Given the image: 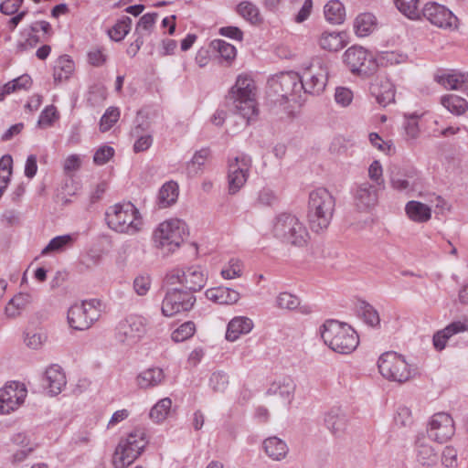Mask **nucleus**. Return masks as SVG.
<instances>
[{
	"mask_svg": "<svg viewBox=\"0 0 468 468\" xmlns=\"http://www.w3.org/2000/svg\"><path fill=\"white\" fill-rule=\"evenodd\" d=\"M272 235L281 242L296 247L307 244L309 233L304 224L295 216L282 213L274 218Z\"/></svg>",
	"mask_w": 468,
	"mask_h": 468,
	"instance_id": "nucleus-5",
	"label": "nucleus"
},
{
	"mask_svg": "<svg viewBox=\"0 0 468 468\" xmlns=\"http://www.w3.org/2000/svg\"><path fill=\"white\" fill-rule=\"evenodd\" d=\"M468 331V324L466 321H453L445 328L439 330L433 335V346L436 350L445 348L447 341L453 335Z\"/></svg>",
	"mask_w": 468,
	"mask_h": 468,
	"instance_id": "nucleus-22",
	"label": "nucleus"
},
{
	"mask_svg": "<svg viewBox=\"0 0 468 468\" xmlns=\"http://www.w3.org/2000/svg\"><path fill=\"white\" fill-rule=\"evenodd\" d=\"M253 328V322L246 316H236L232 318L227 327L226 339L234 342L242 335L249 334Z\"/></svg>",
	"mask_w": 468,
	"mask_h": 468,
	"instance_id": "nucleus-26",
	"label": "nucleus"
},
{
	"mask_svg": "<svg viewBox=\"0 0 468 468\" xmlns=\"http://www.w3.org/2000/svg\"><path fill=\"white\" fill-rule=\"evenodd\" d=\"M196 332V325L193 322L188 321L182 324L172 333V339L176 342H184L190 338Z\"/></svg>",
	"mask_w": 468,
	"mask_h": 468,
	"instance_id": "nucleus-50",
	"label": "nucleus"
},
{
	"mask_svg": "<svg viewBox=\"0 0 468 468\" xmlns=\"http://www.w3.org/2000/svg\"><path fill=\"white\" fill-rule=\"evenodd\" d=\"M172 406L169 398L160 399L150 410L149 416L155 422H161L168 416Z\"/></svg>",
	"mask_w": 468,
	"mask_h": 468,
	"instance_id": "nucleus-43",
	"label": "nucleus"
},
{
	"mask_svg": "<svg viewBox=\"0 0 468 468\" xmlns=\"http://www.w3.org/2000/svg\"><path fill=\"white\" fill-rule=\"evenodd\" d=\"M437 81L449 90H460L468 96V72H457L443 74L436 77Z\"/></svg>",
	"mask_w": 468,
	"mask_h": 468,
	"instance_id": "nucleus-27",
	"label": "nucleus"
},
{
	"mask_svg": "<svg viewBox=\"0 0 468 468\" xmlns=\"http://www.w3.org/2000/svg\"><path fill=\"white\" fill-rule=\"evenodd\" d=\"M330 61L325 57H314L304 64L300 75L304 93L318 95L324 91L328 80Z\"/></svg>",
	"mask_w": 468,
	"mask_h": 468,
	"instance_id": "nucleus-7",
	"label": "nucleus"
},
{
	"mask_svg": "<svg viewBox=\"0 0 468 468\" xmlns=\"http://www.w3.org/2000/svg\"><path fill=\"white\" fill-rule=\"evenodd\" d=\"M454 432V422L451 415L445 412H439L431 417L428 429L430 439L443 443L450 440Z\"/></svg>",
	"mask_w": 468,
	"mask_h": 468,
	"instance_id": "nucleus-17",
	"label": "nucleus"
},
{
	"mask_svg": "<svg viewBox=\"0 0 468 468\" xmlns=\"http://www.w3.org/2000/svg\"><path fill=\"white\" fill-rule=\"evenodd\" d=\"M144 129L142 127V124H138L134 130L133 133L138 136V139L135 141L133 144V151L135 153L144 152L146 151L153 144V138L151 135H140V132Z\"/></svg>",
	"mask_w": 468,
	"mask_h": 468,
	"instance_id": "nucleus-55",
	"label": "nucleus"
},
{
	"mask_svg": "<svg viewBox=\"0 0 468 468\" xmlns=\"http://www.w3.org/2000/svg\"><path fill=\"white\" fill-rule=\"evenodd\" d=\"M196 302L193 293L175 288L169 290L162 303V313L165 316H173L180 312L189 311Z\"/></svg>",
	"mask_w": 468,
	"mask_h": 468,
	"instance_id": "nucleus-14",
	"label": "nucleus"
},
{
	"mask_svg": "<svg viewBox=\"0 0 468 468\" xmlns=\"http://www.w3.org/2000/svg\"><path fill=\"white\" fill-rule=\"evenodd\" d=\"M101 316V302L97 299L72 304L67 314L69 325L74 330H87Z\"/></svg>",
	"mask_w": 468,
	"mask_h": 468,
	"instance_id": "nucleus-9",
	"label": "nucleus"
},
{
	"mask_svg": "<svg viewBox=\"0 0 468 468\" xmlns=\"http://www.w3.org/2000/svg\"><path fill=\"white\" fill-rule=\"evenodd\" d=\"M408 57L406 54L398 51L381 52L376 58L378 68L379 66L386 67L389 65H397L406 62Z\"/></svg>",
	"mask_w": 468,
	"mask_h": 468,
	"instance_id": "nucleus-44",
	"label": "nucleus"
},
{
	"mask_svg": "<svg viewBox=\"0 0 468 468\" xmlns=\"http://www.w3.org/2000/svg\"><path fill=\"white\" fill-rule=\"evenodd\" d=\"M32 296L27 292H20L15 295L6 304L5 314L8 318L18 316L21 312L31 303Z\"/></svg>",
	"mask_w": 468,
	"mask_h": 468,
	"instance_id": "nucleus-35",
	"label": "nucleus"
},
{
	"mask_svg": "<svg viewBox=\"0 0 468 468\" xmlns=\"http://www.w3.org/2000/svg\"><path fill=\"white\" fill-rule=\"evenodd\" d=\"M355 205L359 210H368L378 203V190L376 186L363 182L356 186L354 193Z\"/></svg>",
	"mask_w": 468,
	"mask_h": 468,
	"instance_id": "nucleus-20",
	"label": "nucleus"
},
{
	"mask_svg": "<svg viewBox=\"0 0 468 468\" xmlns=\"http://www.w3.org/2000/svg\"><path fill=\"white\" fill-rule=\"evenodd\" d=\"M346 45L345 32H324L319 38L321 48L328 51H338Z\"/></svg>",
	"mask_w": 468,
	"mask_h": 468,
	"instance_id": "nucleus-34",
	"label": "nucleus"
},
{
	"mask_svg": "<svg viewBox=\"0 0 468 468\" xmlns=\"http://www.w3.org/2000/svg\"><path fill=\"white\" fill-rule=\"evenodd\" d=\"M21 36L24 37V40H19L17 42V52H24L29 50L35 48L40 42V38L37 35L29 33L25 29L21 32Z\"/></svg>",
	"mask_w": 468,
	"mask_h": 468,
	"instance_id": "nucleus-52",
	"label": "nucleus"
},
{
	"mask_svg": "<svg viewBox=\"0 0 468 468\" xmlns=\"http://www.w3.org/2000/svg\"><path fill=\"white\" fill-rule=\"evenodd\" d=\"M164 370L158 367H149L140 372L135 382L139 388L149 389L159 386L165 380Z\"/></svg>",
	"mask_w": 468,
	"mask_h": 468,
	"instance_id": "nucleus-25",
	"label": "nucleus"
},
{
	"mask_svg": "<svg viewBox=\"0 0 468 468\" xmlns=\"http://www.w3.org/2000/svg\"><path fill=\"white\" fill-rule=\"evenodd\" d=\"M251 159L246 154L235 157L229 165V191L236 194L247 182Z\"/></svg>",
	"mask_w": 468,
	"mask_h": 468,
	"instance_id": "nucleus-15",
	"label": "nucleus"
},
{
	"mask_svg": "<svg viewBox=\"0 0 468 468\" xmlns=\"http://www.w3.org/2000/svg\"><path fill=\"white\" fill-rule=\"evenodd\" d=\"M238 13L246 20L250 21V23H257L260 21V12L258 7L248 1L241 2L237 6Z\"/></svg>",
	"mask_w": 468,
	"mask_h": 468,
	"instance_id": "nucleus-48",
	"label": "nucleus"
},
{
	"mask_svg": "<svg viewBox=\"0 0 468 468\" xmlns=\"http://www.w3.org/2000/svg\"><path fill=\"white\" fill-rule=\"evenodd\" d=\"M376 17L371 13L359 15L354 22V29L358 37L369 35L375 28Z\"/></svg>",
	"mask_w": 468,
	"mask_h": 468,
	"instance_id": "nucleus-41",
	"label": "nucleus"
},
{
	"mask_svg": "<svg viewBox=\"0 0 468 468\" xmlns=\"http://www.w3.org/2000/svg\"><path fill=\"white\" fill-rule=\"evenodd\" d=\"M394 4L399 11L408 18L419 19L420 17V0H394Z\"/></svg>",
	"mask_w": 468,
	"mask_h": 468,
	"instance_id": "nucleus-42",
	"label": "nucleus"
},
{
	"mask_svg": "<svg viewBox=\"0 0 468 468\" xmlns=\"http://www.w3.org/2000/svg\"><path fill=\"white\" fill-rule=\"evenodd\" d=\"M27 389L24 385L13 382L0 389V414H9L24 403Z\"/></svg>",
	"mask_w": 468,
	"mask_h": 468,
	"instance_id": "nucleus-18",
	"label": "nucleus"
},
{
	"mask_svg": "<svg viewBox=\"0 0 468 468\" xmlns=\"http://www.w3.org/2000/svg\"><path fill=\"white\" fill-rule=\"evenodd\" d=\"M107 59V56L104 53V49L102 48H95L89 51L88 53V60L90 64L94 67L102 66Z\"/></svg>",
	"mask_w": 468,
	"mask_h": 468,
	"instance_id": "nucleus-63",
	"label": "nucleus"
},
{
	"mask_svg": "<svg viewBox=\"0 0 468 468\" xmlns=\"http://www.w3.org/2000/svg\"><path fill=\"white\" fill-rule=\"evenodd\" d=\"M265 453L274 461L284 459L289 452L287 443L277 436L265 439L262 442Z\"/></svg>",
	"mask_w": 468,
	"mask_h": 468,
	"instance_id": "nucleus-28",
	"label": "nucleus"
},
{
	"mask_svg": "<svg viewBox=\"0 0 468 468\" xmlns=\"http://www.w3.org/2000/svg\"><path fill=\"white\" fill-rule=\"evenodd\" d=\"M344 61L352 72L363 77L370 76L378 69L376 58L362 47L353 46L347 48L344 54Z\"/></svg>",
	"mask_w": 468,
	"mask_h": 468,
	"instance_id": "nucleus-12",
	"label": "nucleus"
},
{
	"mask_svg": "<svg viewBox=\"0 0 468 468\" xmlns=\"http://www.w3.org/2000/svg\"><path fill=\"white\" fill-rule=\"evenodd\" d=\"M320 332L324 344L339 354H350L359 344L356 332L346 323L327 320L321 326Z\"/></svg>",
	"mask_w": 468,
	"mask_h": 468,
	"instance_id": "nucleus-3",
	"label": "nucleus"
},
{
	"mask_svg": "<svg viewBox=\"0 0 468 468\" xmlns=\"http://www.w3.org/2000/svg\"><path fill=\"white\" fill-rule=\"evenodd\" d=\"M396 425L400 427H409L413 423V417L410 408L399 406L394 416Z\"/></svg>",
	"mask_w": 468,
	"mask_h": 468,
	"instance_id": "nucleus-57",
	"label": "nucleus"
},
{
	"mask_svg": "<svg viewBox=\"0 0 468 468\" xmlns=\"http://www.w3.org/2000/svg\"><path fill=\"white\" fill-rule=\"evenodd\" d=\"M278 197L273 190L270 188H262L258 194L257 202L261 206H273L277 203Z\"/></svg>",
	"mask_w": 468,
	"mask_h": 468,
	"instance_id": "nucleus-61",
	"label": "nucleus"
},
{
	"mask_svg": "<svg viewBox=\"0 0 468 468\" xmlns=\"http://www.w3.org/2000/svg\"><path fill=\"white\" fill-rule=\"evenodd\" d=\"M148 438L144 428L138 427L122 439L116 447L113 464L115 468H124L131 465L144 451Z\"/></svg>",
	"mask_w": 468,
	"mask_h": 468,
	"instance_id": "nucleus-6",
	"label": "nucleus"
},
{
	"mask_svg": "<svg viewBox=\"0 0 468 468\" xmlns=\"http://www.w3.org/2000/svg\"><path fill=\"white\" fill-rule=\"evenodd\" d=\"M59 117L54 105L47 106L41 112L38 119V125L42 127L50 126Z\"/></svg>",
	"mask_w": 468,
	"mask_h": 468,
	"instance_id": "nucleus-58",
	"label": "nucleus"
},
{
	"mask_svg": "<svg viewBox=\"0 0 468 468\" xmlns=\"http://www.w3.org/2000/svg\"><path fill=\"white\" fill-rule=\"evenodd\" d=\"M186 230V223L178 218L165 220L154 231L155 246L167 252H174L183 242Z\"/></svg>",
	"mask_w": 468,
	"mask_h": 468,
	"instance_id": "nucleus-8",
	"label": "nucleus"
},
{
	"mask_svg": "<svg viewBox=\"0 0 468 468\" xmlns=\"http://www.w3.org/2000/svg\"><path fill=\"white\" fill-rule=\"evenodd\" d=\"M409 218L417 223H424L431 218V208L420 201L411 200L405 206Z\"/></svg>",
	"mask_w": 468,
	"mask_h": 468,
	"instance_id": "nucleus-32",
	"label": "nucleus"
},
{
	"mask_svg": "<svg viewBox=\"0 0 468 468\" xmlns=\"http://www.w3.org/2000/svg\"><path fill=\"white\" fill-rule=\"evenodd\" d=\"M131 27L132 19L129 16H123L109 30V36L114 41H121L130 32Z\"/></svg>",
	"mask_w": 468,
	"mask_h": 468,
	"instance_id": "nucleus-45",
	"label": "nucleus"
},
{
	"mask_svg": "<svg viewBox=\"0 0 468 468\" xmlns=\"http://www.w3.org/2000/svg\"><path fill=\"white\" fill-rule=\"evenodd\" d=\"M146 319L131 314L121 320L115 328L116 341L124 346L132 347L141 341L146 333Z\"/></svg>",
	"mask_w": 468,
	"mask_h": 468,
	"instance_id": "nucleus-11",
	"label": "nucleus"
},
{
	"mask_svg": "<svg viewBox=\"0 0 468 468\" xmlns=\"http://www.w3.org/2000/svg\"><path fill=\"white\" fill-rule=\"evenodd\" d=\"M157 17L156 13L144 14L138 21L135 28V34L141 36L144 35V32L149 34L154 27L155 20Z\"/></svg>",
	"mask_w": 468,
	"mask_h": 468,
	"instance_id": "nucleus-49",
	"label": "nucleus"
},
{
	"mask_svg": "<svg viewBox=\"0 0 468 468\" xmlns=\"http://www.w3.org/2000/svg\"><path fill=\"white\" fill-rule=\"evenodd\" d=\"M208 155L209 150L207 148H203L195 153L193 158L186 163V173L187 177H195L202 172Z\"/></svg>",
	"mask_w": 468,
	"mask_h": 468,
	"instance_id": "nucleus-40",
	"label": "nucleus"
},
{
	"mask_svg": "<svg viewBox=\"0 0 468 468\" xmlns=\"http://www.w3.org/2000/svg\"><path fill=\"white\" fill-rule=\"evenodd\" d=\"M441 102L443 107L454 115H462L468 110L467 101L455 94L442 96Z\"/></svg>",
	"mask_w": 468,
	"mask_h": 468,
	"instance_id": "nucleus-38",
	"label": "nucleus"
},
{
	"mask_svg": "<svg viewBox=\"0 0 468 468\" xmlns=\"http://www.w3.org/2000/svg\"><path fill=\"white\" fill-rule=\"evenodd\" d=\"M229 95L236 112L248 124L258 114L255 81L248 74L239 75Z\"/></svg>",
	"mask_w": 468,
	"mask_h": 468,
	"instance_id": "nucleus-4",
	"label": "nucleus"
},
{
	"mask_svg": "<svg viewBox=\"0 0 468 468\" xmlns=\"http://www.w3.org/2000/svg\"><path fill=\"white\" fill-rule=\"evenodd\" d=\"M229 385V376L224 371L214 372L209 378V386L216 392H223Z\"/></svg>",
	"mask_w": 468,
	"mask_h": 468,
	"instance_id": "nucleus-53",
	"label": "nucleus"
},
{
	"mask_svg": "<svg viewBox=\"0 0 468 468\" xmlns=\"http://www.w3.org/2000/svg\"><path fill=\"white\" fill-rule=\"evenodd\" d=\"M324 16L332 24H341L345 20L346 10L339 0H331L324 5Z\"/></svg>",
	"mask_w": 468,
	"mask_h": 468,
	"instance_id": "nucleus-39",
	"label": "nucleus"
},
{
	"mask_svg": "<svg viewBox=\"0 0 468 468\" xmlns=\"http://www.w3.org/2000/svg\"><path fill=\"white\" fill-rule=\"evenodd\" d=\"M114 155V149L109 145L101 146L93 155V162L97 165H105Z\"/></svg>",
	"mask_w": 468,
	"mask_h": 468,
	"instance_id": "nucleus-60",
	"label": "nucleus"
},
{
	"mask_svg": "<svg viewBox=\"0 0 468 468\" xmlns=\"http://www.w3.org/2000/svg\"><path fill=\"white\" fill-rule=\"evenodd\" d=\"M242 274V263L238 259H231L228 266L221 270V275L224 279H235Z\"/></svg>",
	"mask_w": 468,
	"mask_h": 468,
	"instance_id": "nucleus-56",
	"label": "nucleus"
},
{
	"mask_svg": "<svg viewBox=\"0 0 468 468\" xmlns=\"http://www.w3.org/2000/svg\"><path fill=\"white\" fill-rule=\"evenodd\" d=\"M211 47L228 62L232 61L236 58L237 51L235 47L224 40H213L211 42Z\"/></svg>",
	"mask_w": 468,
	"mask_h": 468,
	"instance_id": "nucleus-47",
	"label": "nucleus"
},
{
	"mask_svg": "<svg viewBox=\"0 0 468 468\" xmlns=\"http://www.w3.org/2000/svg\"><path fill=\"white\" fill-rule=\"evenodd\" d=\"M151 286L150 278L147 276H138L133 281V289L138 295H145Z\"/></svg>",
	"mask_w": 468,
	"mask_h": 468,
	"instance_id": "nucleus-64",
	"label": "nucleus"
},
{
	"mask_svg": "<svg viewBox=\"0 0 468 468\" xmlns=\"http://www.w3.org/2000/svg\"><path fill=\"white\" fill-rule=\"evenodd\" d=\"M276 305L281 309L295 310L300 305V300L297 296L283 292L279 293L276 297Z\"/></svg>",
	"mask_w": 468,
	"mask_h": 468,
	"instance_id": "nucleus-51",
	"label": "nucleus"
},
{
	"mask_svg": "<svg viewBox=\"0 0 468 468\" xmlns=\"http://www.w3.org/2000/svg\"><path fill=\"white\" fill-rule=\"evenodd\" d=\"M77 239L76 234H66L53 238L42 250L41 254L58 253L71 247Z\"/></svg>",
	"mask_w": 468,
	"mask_h": 468,
	"instance_id": "nucleus-36",
	"label": "nucleus"
},
{
	"mask_svg": "<svg viewBox=\"0 0 468 468\" xmlns=\"http://www.w3.org/2000/svg\"><path fill=\"white\" fill-rule=\"evenodd\" d=\"M371 92L376 96L378 103L386 107L395 101V87L388 80H381L372 86Z\"/></svg>",
	"mask_w": 468,
	"mask_h": 468,
	"instance_id": "nucleus-31",
	"label": "nucleus"
},
{
	"mask_svg": "<svg viewBox=\"0 0 468 468\" xmlns=\"http://www.w3.org/2000/svg\"><path fill=\"white\" fill-rule=\"evenodd\" d=\"M335 207V199L326 188L319 187L310 193L307 218L313 231L320 232L328 228Z\"/></svg>",
	"mask_w": 468,
	"mask_h": 468,
	"instance_id": "nucleus-2",
	"label": "nucleus"
},
{
	"mask_svg": "<svg viewBox=\"0 0 468 468\" xmlns=\"http://www.w3.org/2000/svg\"><path fill=\"white\" fill-rule=\"evenodd\" d=\"M179 194L178 185L175 181L165 183L159 190L157 204L160 208H166L174 205Z\"/></svg>",
	"mask_w": 468,
	"mask_h": 468,
	"instance_id": "nucleus-33",
	"label": "nucleus"
},
{
	"mask_svg": "<svg viewBox=\"0 0 468 468\" xmlns=\"http://www.w3.org/2000/svg\"><path fill=\"white\" fill-rule=\"evenodd\" d=\"M296 385L290 378H284L282 380L275 381L268 389L269 394L278 395L284 405H289L294 396Z\"/></svg>",
	"mask_w": 468,
	"mask_h": 468,
	"instance_id": "nucleus-29",
	"label": "nucleus"
},
{
	"mask_svg": "<svg viewBox=\"0 0 468 468\" xmlns=\"http://www.w3.org/2000/svg\"><path fill=\"white\" fill-rule=\"evenodd\" d=\"M74 70V62L69 56L64 55L58 58L54 67L55 82H62L68 80Z\"/></svg>",
	"mask_w": 468,
	"mask_h": 468,
	"instance_id": "nucleus-37",
	"label": "nucleus"
},
{
	"mask_svg": "<svg viewBox=\"0 0 468 468\" xmlns=\"http://www.w3.org/2000/svg\"><path fill=\"white\" fill-rule=\"evenodd\" d=\"M358 312L364 321L370 326L379 324L380 319L377 310L368 303L361 302L358 306Z\"/></svg>",
	"mask_w": 468,
	"mask_h": 468,
	"instance_id": "nucleus-46",
	"label": "nucleus"
},
{
	"mask_svg": "<svg viewBox=\"0 0 468 468\" xmlns=\"http://www.w3.org/2000/svg\"><path fill=\"white\" fill-rule=\"evenodd\" d=\"M275 91L281 92V96L289 99L301 94L303 91L300 74L294 71L282 72L272 80Z\"/></svg>",
	"mask_w": 468,
	"mask_h": 468,
	"instance_id": "nucleus-19",
	"label": "nucleus"
},
{
	"mask_svg": "<svg viewBox=\"0 0 468 468\" xmlns=\"http://www.w3.org/2000/svg\"><path fill=\"white\" fill-rule=\"evenodd\" d=\"M421 14L432 25L440 28L452 30L457 27L458 18L451 10L440 4H426Z\"/></svg>",
	"mask_w": 468,
	"mask_h": 468,
	"instance_id": "nucleus-16",
	"label": "nucleus"
},
{
	"mask_svg": "<svg viewBox=\"0 0 468 468\" xmlns=\"http://www.w3.org/2000/svg\"><path fill=\"white\" fill-rule=\"evenodd\" d=\"M108 227L115 232L135 235L142 231L144 220L139 209L131 202L117 203L105 212Z\"/></svg>",
	"mask_w": 468,
	"mask_h": 468,
	"instance_id": "nucleus-1",
	"label": "nucleus"
},
{
	"mask_svg": "<svg viewBox=\"0 0 468 468\" xmlns=\"http://www.w3.org/2000/svg\"><path fill=\"white\" fill-rule=\"evenodd\" d=\"M120 112L117 108L110 107L101 118L100 129L101 132L109 131L118 121Z\"/></svg>",
	"mask_w": 468,
	"mask_h": 468,
	"instance_id": "nucleus-54",
	"label": "nucleus"
},
{
	"mask_svg": "<svg viewBox=\"0 0 468 468\" xmlns=\"http://www.w3.org/2000/svg\"><path fill=\"white\" fill-rule=\"evenodd\" d=\"M441 462L446 468H456L458 465L457 451L451 446L445 447L442 452Z\"/></svg>",
	"mask_w": 468,
	"mask_h": 468,
	"instance_id": "nucleus-62",
	"label": "nucleus"
},
{
	"mask_svg": "<svg viewBox=\"0 0 468 468\" xmlns=\"http://www.w3.org/2000/svg\"><path fill=\"white\" fill-rule=\"evenodd\" d=\"M379 373L387 379L404 383L412 377V370L405 358L396 352H387L378 361Z\"/></svg>",
	"mask_w": 468,
	"mask_h": 468,
	"instance_id": "nucleus-10",
	"label": "nucleus"
},
{
	"mask_svg": "<svg viewBox=\"0 0 468 468\" xmlns=\"http://www.w3.org/2000/svg\"><path fill=\"white\" fill-rule=\"evenodd\" d=\"M170 284L180 283L187 292L193 293L203 289L207 277L200 266H190L186 269H176L167 275Z\"/></svg>",
	"mask_w": 468,
	"mask_h": 468,
	"instance_id": "nucleus-13",
	"label": "nucleus"
},
{
	"mask_svg": "<svg viewBox=\"0 0 468 468\" xmlns=\"http://www.w3.org/2000/svg\"><path fill=\"white\" fill-rule=\"evenodd\" d=\"M43 381L45 388L53 396L59 394L67 383L66 376L58 365L47 368Z\"/></svg>",
	"mask_w": 468,
	"mask_h": 468,
	"instance_id": "nucleus-24",
	"label": "nucleus"
},
{
	"mask_svg": "<svg viewBox=\"0 0 468 468\" xmlns=\"http://www.w3.org/2000/svg\"><path fill=\"white\" fill-rule=\"evenodd\" d=\"M205 294L209 301L218 304H233L239 299V293L228 287L211 288Z\"/></svg>",
	"mask_w": 468,
	"mask_h": 468,
	"instance_id": "nucleus-30",
	"label": "nucleus"
},
{
	"mask_svg": "<svg viewBox=\"0 0 468 468\" xmlns=\"http://www.w3.org/2000/svg\"><path fill=\"white\" fill-rule=\"evenodd\" d=\"M324 423L335 436L344 434L348 426V416L341 408H332L325 415Z\"/></svg>",
	"mask_w": 468,
	"mask_h": 468,
	"instance_id": "nucleus-23",
	"label": "nucleus"
},
{
	"mask_svg": "<svg viewBox=\"0 0 468 468\" xmlns=\"http://www.w3.org/2000/svg\"><path fill=\"white\" fill-rule=\"evenodd\" d=\"M415 453L417 462L423 466H432L438 463V451L433 448L428 438H417Z\"/></svg>",
	"mask_w": 468,
	"mask_h": 468,
	"instance_id": "nucleus-21",
	"label": "nucleus"
},
{
	"mask_svg": "<svg viewBox=\"0 0 468 468\" xmlns=\"http://www.w3.org/2000/svg\"><path fill=\"white\" fill-rule=\"evenodd\" d=\"M420 115L417 113H412L410 115H405V118L407 119V122L405 123V132L407 136L410 139H416L420 134V128L418 124V118H420Z\"/></svg>",
	"mask_w": 468,
	"mask_h": 468,
	"instance_id": "nucleus-59",
	"label": "nucleus"
}]
</instances>
